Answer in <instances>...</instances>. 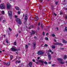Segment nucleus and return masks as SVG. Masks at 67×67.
I'll list each match as a JSON object with an SVG mask.
<instances>
[{"label": "nucleus", "mask_w": 67, "mask_h": 67, "mask_svg": "<svg viewBox=\"0 0 67 67\" xmlns=\"http://www.w3.org/2000/svg\"><path fill=\"white\" fill-rule=\"evenodd\" d=\"M16 21L17 22L18 24H19L20 25L22 23H21V20L19 18H16Z\"/></svg>", "instance_id": "nucleus-1"}, {"label": "nucleus", "mask_w": 67, "mask_h": 67, "mask_svg": "<svg viewBox=\"0 0 67 67\" xmlns=\"http://www.w3.org/2000/svg\"><path fill=\"white\" fill-rule=\"evenodd\" d=\"M0 8H1L2 9H5V6L3 4H2L0 5Z\"/></svg>", "instance_id": "nucleus-2"}, {"label": "nucleus", "mask_w": 67, "mask_h": 67, "mask_svg": "<svg viewBox=\"0 0 67 67\" xmlns=\"http://www.w3.org/2000/svg\"><path fill=\"white\" fill-rule=\"evenodd\" d=\"M44 53H45L40 51L37 52V54L40 55H43Z\"/></svg>", "instance_id": "nucleus-3"}, {"label": "nucleus", "mask_w": 67, "mask_h": 67, "mask_svg": "<svg viewBox=\"0 0 67 67\" xmlns=\"http://www.w3.org/2000/svg\"><path fill=\"white\" fill-rule=\"evenodd\" d=\"M8 15L10 17H11L12 16V11L11 10H9L8 12Z\"/></svg>", "instance_id": "nucleus-4"}, {"label": "nucleus", "mask_w": 67, "mask_h": 67, "mask_svg": "<svg viewBox=\"0 0 67 67\" xmlns=\"http://www.w3.org/2000/svg\"><path fill=\"white\" fill-rule=\"evenodd\" d=\"M11 50L12 51H13V52H16V51H18L17 49H15L14 48H12L11 49Z\"/></svg>", "instance_id": "nucleus-5"}, {"label": "nucleus", "mask_w": 67, "mask_h": 67, "mask_svg": "<svg viewBox=\"0 0 67 67\" xmlns=\"http://www.w3.org/2000/svg\"><path fill=\"white\" fill-rule=\"evenodd\" d=\"M48 56L49 60H51V58H52V57L51 56V54H50V53H49L48 54Z\"/></svg>", "instance_id": "nucleus-6"}, {"label": "nucleus", "mask_w": 67, "mask_h": 67, "mask_svg": "<svg viewBox=\"0 0 67 67\" xmlns=\"http://www.w3.org/2000/svg\"><path fill=\"white\" fill-rule=\"evenodd\" d=\"M25 22H27V15L26 14L25 15Z\"/></svg>", "instance_id": "nucleus-7"}, {"label": "nucleus", "mask_w": 67, "mask_h": 67, "mask_svg": "<svg viewBox=\"0 0 67 67\" xmlns=\"http://www.w3.org/2000/svg\"><path fill=\"white\" fill-rule=\"evenodd\" d=\"M32 46L33 47L34 49H35L36 48V44L35 43H33Z\"/></svg>", "instance_id": "nucleus-8"}, {"label": "nucleus", "mask_w": 67, "mask_h": 67, "mask_svg": "<svg viewBox=\"0 0 67 67\" xmlns=\"http://www.w3.org/2000/svg\"><path fill=\"white\" fill-rule=\"evenodd\" d=\"M7 9H9L10 8V7H11V5H10V4H7Z\"/></svg>", "instance_id": "nucleus-9"}, {"label": "nucleus", "mask_w": 67, "mask_h": 67, "mask_svg": "<svg viewBox=\"0 0 67 67\" xmlns=\"http://www.w3.org/2000/svg\"><path fill=\"white\" fill-rule=\"evenodd\" d=\"M32 33H31L30 35H33V34H35V31L32 30Z\"/></svg>", "instance_id": "nucleus-10"}, {"label": "nucleus", "mask_w": 67, "mask_h": 67, "mask_svg": "<svg viewBox=\"0 0 67 67\" xmlns=\"http://www.w3.org/2000/svg\"><path fill=\"white\" fill-rule=\"evenodd\" d=\"M57 59L58 61H59H59L61 62V61H62L63 60V59H61L60 58H58Z\"/></svg>", "instance_id": "nucleus-11"}, {"label": "nucleus", "mask_w": 67, "mask_h": 67, "mask_svg": "<svg viewBox=\"0 0 67 67\" xmlns=\"http://www.w3.org/2000/svg\"><path fill=\"white\" fill-rule=\"evenodd\" d=\"M67 56L66 55H64V60H65V59H67Z\"/></svg>", "instance_id": "nucleus-12"}, {"label": "nucleus", "mask_w": 67, "mask_h": 67, "mask_svg": "<svg viewBox=\"0 0 67 67\" xmlns=\"http://www.w3.org/2000/svg\"><path fill=\"white\" fill-rule=\"evenodd\" d=\"M15 9L16 10H20V8H19V7H15Z\"/></svg>", "instance_id": "nucleus-13"}, {"label": "nucleus", "mask_w": 67, "mask_h": 67, "mask_svg": "<svg viewBox=\"0 0 67 67\" xmlns=\"http://www.w3.org/2000/svg\"><path fill=\"white\" fill-rule=\"evenodd\" d=\"M35 21H37L38 20V18L37 16H36L35 18Z\"/></svg>", "instance_id": "nucleus-14"}, {"label": "nucleus", "mask_w": 67, "mask_h": 67, "mask_svg": "<svg viewBox=\"0 0 67 67\" xmlns=\"http://www.w3.org/2000/svg\"><path fill=\"white\" fill-rule=\"evenodd\" d=\"M5 64L7 65L8 66H10V63L8 62L7 63H5Z\"/></svg>", "instance_id": "nucleus-15"}, {"label": "nucleus", "mask_w": 67, "mask_h": 67, "mask_svg": "<svg viewBox=\"0 0 67 67\" xmlns=\"http://www.w3.org/2000/svg\"><path fill=\"white\" fill-rule=\"evenodd\" d=\"M29 65L30 67H31L32 65V63L31 62H30L29 63Z\"/></svg>", "instance_id": "nucleus-16"}, {"label": "nucleus", "mask_w": 67, "mask_h": 67, "mask_svg": "<svg viewBox=\"0 0 67 67\" xmlns=\"http://www.w3.org/2000/svg\"><path fill=\"white\" fill-rule=\"evenodd\" d=\"M59 63H60L61 64H64V62H62V61L59 62Z\"/></svg>", "instance_id": "nucleus-17"}, {"label": "nucleus", "mask_w": 67, "mask_h": 67, "mask_svg": "<svg viewBox=\"0 0 67 67\" xmlns=\"http://www.w3.org/2000/svg\"><path fill=\"white\" fill-rule=\"evenodd\" d=\"M39 62L40 63H42V64H43L44 61H42V60H39Z\"/></svg>", "instance_id": "nucleus-18"}, {"label": "nucleus", "mask_w": 67, "mask_h": 67, "mask_svg": "<svg viewBox=\"0 0 67 67\" xmlns=\"http://www.w3.org/2000/svg\"><path fill=\"white\" fill-rule=\"evenodd\" d=\"M63 43H67V41L65 40H64V39H63Z\"/></svg>", "instance_id": "nucleus-19"}, {"label": "nucleus", "mask_w": 67, "mask_h": 67, "mask_svg": "<svg viewBox=\"0 0 67 67\" xmlns=\"http://www.w3.org/2000/svg\"><path fill=\"white\" fill-rule=\"evenodd\" d=\"M58 45L60 46H63V45L62 43L58 42Z\"/></svg>", "instance_id": "nucleus-20"}, {"label": "nucleus", "mask_w": 67, "mask_h": 67, "mask_svg": "<svg viewBox=\"0 0 67 67\" xmlns=\"http://www.w3.org/2000/svg\"><path fill=\"white\" fill-rule=\"evenodd\" d=\"M51 48L53 49H55V46H54L52 45L51 46Z\"/></svg>", "instance_id": "nucleus-21"}, {"label": "nucleus", "mask_w": 67, "mask_h": 67, "mask_svg": "<svg viewBox=\"0 0 67 67\" xmlns=\"http://www.w3.org/2000/svg\"><path fill=\"white\" fill-rule=\"evenodd\" d=\"M41 28L42 29H43V26L42 25V24H41Z\"/></svg>", "instance_id": "nucleus-22"}, {"label": "nucleus", "mask_w": 67, "mask_h": 67, "mask_svg": "<svg viewBox=\"0 0 67 67\" xmlns=\"http://www.w3.org/2000/svg\"><path fill=\"white\" fill-rule=\"evenodd\" d=\"M10 60H11L12 59V58H13V56L12 55H10Z\"/></svg>", "instance_id": "nucleus-23"}, {"label": "nucleus", "mask_w": 67, "mask_h": 67, "mask_svg": "<svg viewBox=\"0 0 67 67\" xmlns=\"http://www.w3.org/2000/svg\"><path fill=\"white\" fill-rule=\"evenodd\" d=\"M48 52L50 53H51V52H52V50L49 49L48 50Z\"/></svg>", "instance_id": "nucleus-24"}, {"label": "nucleus", "mask_w": 67, "mask_h": 67, "mask_svg": "<svg viewBox=\"0 0 67 67\" xmlns=\"http://www.w3.org/2000/svg\"><path fill=\"white\" fill-rule=\"evenodd\" d=\"M45 38L47 41H48V38L47 37H45Z\"/></svg>", "instance_id": "nucleus-25"}, {"label": "nucleus", "mask_w": 67, "mask_h": 67, "mask_svg": "<svg viewBox=\"0 0 67 67\" xmlns=\"http://www.w3.org/2000/svg\"><path fill=\"white\" fill-rule=\"evenodd\" d=\"M54 45H58V42L57 43H54Z\"/></svg>", "instance_id": "nucleus-26"}, {"label": "nucleus", "mask_w": 67, "mask_h": 67, "mask_svg": "<svg viewBox=\"0 0 67 67\" xmlns=\"http://www.w3.org/2000/svg\"><path fill=\"white\" fill-rule=\"evenodd\" d=\"M2 14H4V11H2Z\"/></svg>", "instance_id": "nucleus-27"}, {"label": "nucleus", "mask_w": 67, "mask_h": 67, "mask_svg": "<svg viewBox=\"0 0 67 67\" xmlns=\"http://www.w3.org/2000/svg\"><path fill=\"white\" fill-rule=\"evenodd\" d=\"M16 41H15L14 42V45H16Z\"/></svg>", "instance_id": "nucleus-28"}, {"label": "nucleus", "mask_w": 67, "mask_h": 67, "mask_svg": "<svg viewBox=\"0 0 67 67\" xmlns=\"http://www.w3.org/2000/svg\"><path fill=\"white\" fill-rule=\"evenodd\" d=\"M25 48H28V46H27V45H26Z\"/></svg>", "instance_id": "nucleus-29"}, {"label": "nucleus", "mask_w": 67, "mask_h": 67, "mask_svg": "<svg viewBox=\"0 0 67 67\" xmlns=\"http://www.w3.org/2000/svg\"><path fill=\"white\" fill-rule=\"evenodd\" d=\"M18 14H20V13H21V12H20L19 11L18 12Z\"/></svg>", "instance_id": "nucleus-30"}, {"label": "nucleus", "mask_w": 67, "mask_h": 67, "mask_svg": "<svg viewBox=\"0 0 67 67\" xmlns=\"http://www.w3.org/2000/svg\"><path fill=\"white\" fill-rule=\"evenodd\" d=\"M44 64H46V65H47V62H46V61H45L44 62Z\"/></svg>", "instance_id": "nucleus-31"}, {"label": "nucleus", "mask_w": 67, "mask_h": 67, "mask_svg": "<svg viewBox=\"0 0 67 67\" xmlns=\"http://www.w3.org/2000/svg\"><path fill=\"white\" fill-rule=\"evenodd\" d=\"M9 31H12V29H11L10 28V27H9Z\"/></svg>", "instance_id": "nucleus-32"}, {"label": "nucleus", "mask_w": 67, "mask_h": 67, "mask_svg": "<svg viewBox=\"0 0 67 67\" xmlns=\"http://www.w3.org/2000/svg\"><path fill=\"white\" fill-rule=\"evenodd\" d=\"M44 46L45 47H47L48 46V45L47 44H45L44 45Z\"/></svg>", "instance_id": "nucleus-33"}, {"label": "nucleus", "mask_w": 67, "mask_h": 67, "mask_svg": "<svg viewBox=\"0 0 67 67\" xmlns=\"http://www.w3.org/2000/svg\"><path fill=\"white\" fill-rule=\"evenodd\" d=\"M65 31H67V27H65Z\"/></svg>", "instance_id": "nucleus-34"}, {"label": "nucleus", "mask_w": 67, "mask_h": 67, "mask_svg": "<svg viewBox=\"0 0 67 67\" xmlns=\"http://www.w3.org/2000/svg\"><path fill=\"white\" fill-rule=\"evenodd\" d=\"M60 49H61V50H64V48H60Z\"/></svg>", "instance_id": "nucleus-35"}, {"label": "nucleus", "mask_w": 67, "mask_h": 67, "mask_svg": "<svg viewBox=\"0 0 67 67\" xmlns=\"http://www.w3.org/2000/svg\"><path fill=\"white\" fill-rule=\"evenodd\" d=\"M6 42H7V44H9V42L8 41V40H6Z\"/></svg>", "instance_id": "nucleus-36"}, {"label": "nucleus", "mask_w": 67, "mask_h": 67, "mask_svg": "<svg viewBox=\"0 0 67 67\" xmlns=\"http://www.w3.org/2000/svg\"><path fill=\"white\" fill-rule=\"evenodd\" d=\"M52 36L53 37H55V35L54 34H52Z\"/></svg>", "instance_id": "nucleus-37"}, {"label": "nucleus", "mask_w": 67, "mask_h": 67, "mask_svg": "<svg viewBox=\"0 0 67 67\" xmlns=\"http://www.w3.org/2000/svg\"><path fill=\"white\" fill-rule=\"evenodd\" d=\"M40 2H43V0H40Z\"/></svg>", "instance_id": "nucleus-38"}, {"label": "nucleus", "mask_w": 67, "mask_h": 67, "mask_svg": "<svg viewBox=\"0 0 67 67\" xmlns=\"http://www.w3.org/2000/svg\"><path fill=\"white\" fill-rule=\"evenodd\" d=\"M31 28H33V25H31L30 26Z\"/></svg>", "instance_id": "nucleus-39"}, {"label": "nucleus", "mask_w": 67, "mask_h": 67, "mask_svg": "<svg viewBox=\"0 0 67 67\" xmlns=\"http://www.w3.org/2000/svg\"><path fill=\"white\" fill-rule=\"evenodd\" d=\"M58 3V2H55V3L56 4V5H57Z\"/></svg>", "instance_id": "nucleus-40"}, {"label": "nucleus", "mask_w": 67, "mask_h": 67, "mask_svg": "<svg viewBox=\"0 0 67 67\" xmlns=\"http://www.w3.org/2000/svg\"><path fill=\"white\" fill-rule=\"evenodd\" d=\"M34 38L35 39H36H36H37V37H36V36L34 37Z\"/></svg>", "instance_id": "nucleus-41"}, {"label": "nucleus", "mask_w": 67, "mask_h": 67, "mask_svg": "<svg viewBox=\"0 0 67 67\" xmlns=\"http://www.w3.org/2000/svg\"><path fill=\"white\" fill-rule=\"evenodd\" d=\"M55 65V64H52V66H54Z\"/></svg>", "instance_id": "nucleus-42"}, {"label": "nucleus", "mask_w": 67, "mask_h": 67, "mask_svg": "<svg viewBox=\"0 0 67 67\" xmlns=\"http://www.w3.org/2000/svg\"><path fill=\"white\" fill-rule=\"evenodd\" d=\"M40 57H38V58H37V59L38 60L40 59Z\"/></svg>", "instance_id": "nucleus-43"}, {"label": "nucleus", "mask_w": 67, "mask_h": 67, "mask_svg": "<svg viewBox=\"0 0 67 67\" xmlns=\"http://www.w3.org/2000/svg\"><path fill=\"white\" fill-rule=\"evenodd\" d=\"M63 9H64V10H66V8L65 7H64V8H63Z\"/></svg>", "instance_id": "nucleus-44"}, {"label": "nucleus", "mask_w": 67, "mask_h": 67, "mask_svg": "<svg viewBox=\"0 0 67 67\" xmlns=\"http://www.w3.org/2000/svg\"><path fill=\"white\" fill-rule=\"evenodd\" d=\"M54 14L55 16H57V14H56L55 13H54Z\"/></svg>", "instance_id": "nucleus-45"}, {"label": "nucleus", "mask_w": 67, "mask_h": 67, "mask_svg": "<svg viewBox=\"0 0 67 67\" xmlns=\"http://www.w3.org/2000/svg\"><path fill=\"white\" fill-rule=\"evenodd\" d=\"M43 35H45V34H44V32H43L42 33Z\"/></svg>", "instance_id": "nucleus-46"}, {"label": "nucleus", "mask_w": 67, "mask_h": 67, "mask_svg": "<svg viewBox=\"0 0 67 67\" xmlns=\"http://www.w3.org/2000/svg\"><path fill=\"white\" fill-rule=\"evenodd\" d=\"M5 20H3V23H4V22H5Z\"/></svg>", "instance_id": "nucleus-47"}, {"label": "nucleus", "mask_w": 67, "mask_h": 67, "mask_svg": "<svg viewBox=\"0 0 67 67\" xmlns=\"http://www.w3.org/2000/svg\"><path fill=\"white\" fill-rule=\"evenodd\" d=\"M37 29L38 30H40V27H37Z\"/></svg>", "instance_id": "nucleus-48"}, {"label": "nucleus", "mask_w": 67, "mask_h": 67, "mask_svg": "<svg viewBox=\"0 0 67 67\" xmlns=\"http://www.w3.org/2000/svg\"><path fill=\"white\" fill-rule=\"evenodd\" d=\"M32 61H33V62H35V60L33 59L32 60Z\"/></svg>", "instance_id": "nucleus-49"}, {"label": "nucleus", "mask_w": 67, "mask_h": 67, "mask_svg": "<svg viewBox=\"0 0 67 67\" xmlns=\"http://www.w3.org/2000/svg\"><path fill=\"white\" fill-rule=\"evenodd\" d=\"M21 61H19L18 63H20Z\"/></svg>", "instance_id": "nucleus-50"}, {"label": "nucleus", "mask_w": 67, "mask_h": 67, "mask_svg": "<svg viewBox=\"0 0 67 67\" xmlns=\"http://www.w3.org/2000/svg\"><path fill=\"white\" fill-rule=\"evenodd\" d=\"M54 42H56V39H54Z\"/></svg>", "instance_id": "nucleus-51"}, {"label": "nucleus", "mask_w": 67, "mask_h": 67, "mask_svg": "<svg viewBox=\"0 0 67 67\" xmlns=\"http://www.w3.org/2000/svg\"><path fill=\"white\" fill-rule=\"evenodd\" d=\"M2 20V18H0V21H1Z\"/></svg>", "instance_id": "nucleus-52"}, {"label": "nucleus", "mask_w": 67, "mask_h": 67, "mask_svg": "<svg viewBox=\"0 0 67 67\" xmlns=\"http://www.w3.org/2000/svg\"><path fill=\"white\" fill-rule=\"evenodd\" d=\"M31 29V27H29V29Z\"/></svg>", "instance_id": "nucleus-53"}, {"label": "nucleus", "mask_w": 67, "mask_h": 67, "mask_svg": "<svg viewBox=\"0 0 67 67\" xmlns=\"http://www.w3.org/2000/svg\"><path fill=\"white\" fill-rule=\"evenodd\" d=\"M15 18H16L18 17V16L16 15H15Z\"/></svg>", "instance_id": "nucleus-54"}, {"label": "nucleus", "mask_w": 67, "mask_h": 67, "mask_svg": "<svg viewBox=\"0 0 67 67\" xmlns=\"http://www.w3.org/2000/svg\"><path fill=\"white\" fill-rule=\"evenodd\" d=\"M38 26H40V23H38Z\"/></svg>", "instance_id": "nucleus-55"}, {"label": "nucleus", "mask_w": 67, "mask_h": 67, "mask_svg": "<svg viewBox=\"0 0 67 67\" xmlns=\"http://www.w3.org/2000/svg\"><path fill=\"white\" fill-rule=\"evenodd\" d=\"M18 61H16V63H18Z\"/></svg>", "instance_id": "nucleus-56"}, {"label": "nucleus", "mask_w": 67, "mask_h": 67, "mask_svg": "<svg viewBox=\"0 0 67 67\" xmlns=\"http://www.w3.org/2000/svg\"><path fill=\"white\" fill-rule=\"evenodd\" d=\"M18 36V34H17L16 35V37H17Z\"/></svg>", "instance_id": "nucleus-57"}, {"label": "nucleus", "mask_w": 67, "mask_h": 67, "mask_svg": "<svg viewBox=\"0 0 67 67\" xmlns=\"http://www.w3.org/2000/svg\"><path fill=\"white\" fill-rule=\"evenodd\" d=\"M3 36H4V37H5V35H4Z\"/></svg>", "instance_id": "nucleus-58"}, {"label": "nucleus", "mask_w": 67, "mask_h": 67, "mask_svg": "<svg viewBox=\"0 0 67 67\" xmlns=\"http://www.w3.org/2000/svg\"><path fill=\"white\" fill-rule=\"evenodd\" d=\"M57 31H58V27H57Z\"/></svg>", "instance_id": "nucleus-59"}, {"label": "nucleus", "mask_w": 67, "mask_h": 67, "mask_svg": "<svg viewBox=\"0 0 67 67\" xmlns=\"http://www.w3.org/2000/svg\"><path fill=\"white\" fill-rule=\"evenodd\" d=\"M65 18H66V19H67V15H66Z\"/></svg>", "instance_id": "nucleus-60"}, {"label": "nucleus", "mask_w": 67, "mask_h": 67, "mask_svg": "<svg viewBox=\"0 0 67 67\" xmlns=\"http://www.w3.org/2000/svg\"><path fill=\"white\" fill-rule=\"evenodd\" d=\"M48 33H47L46 34V35H48Z\"/></svg>", "instance_id": "nucleus-61"}, {"label": "nucleus", "mask_w": 67, "mask_h": 67, "mask_svg": "<svg viewBox=\"0 0 67 67\" xmlns=\"http://www.w3.org/2000/svg\"><path fill=\"white\" fill-rule=\"evenodd\" d=\"M51 62H48L49 64H51Z\"/></svg>", "instance_id": "nucleus-62"}, {"label": "nucleus", "mask_w": 67, "mask_h": 67, "mask_svg": "<svg viewBox=\"0 0 67 67\" xmlns=\"http://www.w3.org/2000/svg\"><path fill=\"white\" fill-rule=\"evenodd\" d=\"M0 53H2V51H0Z\"/></svg>", "instance_id": "nucleus-63"}, {"label": "nucleus", "mask_w": 67, "mask_h": 67, "mask_svg": "<svg viewBox=\"0 0 67 67\" xmlns=\"http://www.w3.org/2000/svg\"><path fill=\"white\" fill-rule=\"evenodd\" d=\"M16 54H18V53L16 52Z\"/></svg>", "instance_id": "nucleus-64"}]
</instances>
